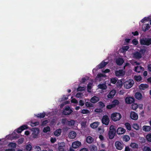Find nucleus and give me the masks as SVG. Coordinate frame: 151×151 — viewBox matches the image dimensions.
<instances>
[{"mask_svg":"<svg viewBox=\"0 0 151 151\" xmlns=\"http://www.w3.org/2000/svg\"><path fill=\"white\" fill-rule=\"evenodd\" d=\"M121 117L122 116L120 114L118 113H114L111 115V119L114 122L119 120Z\"/></svg>","mask_w":151,"mask_h":151,"instance_id":"1","label":"nucleus"},{"mask_svg":"<svg viewBox=\"0 0 151 151\" xmlns=\"http://www.w3.org/2000/svg\"><path fill=\"white\" fill-rule=\"evenodd\" d=\"M116 133V129L114 128V126L111 125L109 127V138L112 139L114 137Z\"/></svg>","mask_w":151,"mask_h":151,"instance_id":"2","label":"nucleus"},{"mask_svg":"<svg viewBox=\"0 0 151 151\" xmlns=\"http://www.w3.org/2000/svg\"><path fill=\"white\" fill-rule=\"evenodd\" d=\"M134 83V81L132 80H129L126 81L124 83V85L125 88L126 89H129L131 88Z\"/></svg>","mask_w":151,"mask_h":151,"instance_id":"3","label":"nucleus"},{"mask_svg":"<svg viewBox=\"0 0 151 151\" xmlns=\"http://www.w3.org/2000/svg\"><path fill=\"white\" fill-rule=\"evenodd\" d=\"M140 43L142 45H149L151 44V39L145 38L141 39Z\"/></svg>","mask_w":151,"mask_h":151,"instance_id":"4","label":"nucleus"},{"mask_svg":"<svg viewBox=\"0 0 151 151\" xmlns=\"http://www.w3.org/2000/svg\"><path fill=\"white\" fill-rule=\"evenodd\" d=\"M72 112V110L69 106H68L65 107L63 111L62 114L64 115H69L71 114Z\"/></svg>","mask_w":151,"mask_h":151,"instance_id":"5","label":"nucleus"},{"mask_svg":"<svg viewBox=\"0 0 151 151\" xmlns=\"http://www.w3.org/2000/svg\"><path fill=\"white\" fill-rule=\"evenodd\" d=\"M116 148L118 150H121L124 147V144L121 142L117 141L115 143Z\"/></svg>","mask_w":151,"mask_h":151,"instance_id":"6","label":"nucleus"},{"mask_svg":"<svg viewBox=\"0 0 151 151\" xmlns=\"http://www.w3.org/2000/svg\"><path fill=\"white\" fill-rule=\"evenodd\" d=\"M109 121V119L107 116H104L102 119V123L106 125H108Z\"/></svg>","mask_w":151,"mask_h":151,"instance_id":"7","label":"nucleus"},{"mask_svg":"<svg viewBox=\"0 0 151 151\" xmlns=\"http://www.w3.org/2000/svg\"><path fill=\"white\" fill-rule=\"evenodd\" d=\"M65 146V144L64 142L60 143L59 145V147L58 150L59 151H66L64 148Z\"/></svg>","mask_w":151,"mask_h":151,"instance_id":"8","label":"nucleus"},{"mask_svg":"<svg viewBox=\"0 0 151 151\" xmlns=\"http://www.w3.org/2000/svg\"><path fill=\"white\" fill-rule=\"evenodd\" d=\"M115 74L117 76H122L124 75L125 72L122 70H119L115 71Z\"/></svg>","mask_w":151,"mask_h":151,"instance_id":"9","label":"nucleus"},{"mask_svg":"<svg viewBox=\"0 0 151 151\" xmlns=\"http://www.w3.org/2000/svg\"><path fill=\"white\" fill-rule=\"evenodd\" d=\"M81 145V142L78 141L73 142L72 144V147L74 148H77Z\"/></svg>","mask_w":151,"mask_h":151,"instance_id":"10","label":"nucleus"},{"mask_svg":"<svg viewBox=\"0 0 151 151\" xmlns=\"http://www.w3.org/2000/svg\"><path fill=\"white\" fill-rule=\"evenodd\" d=\"M32 130L33 132L32 134L34 137H36L39 133V129L37 128H33Z\"/></svg>","mask_w":151,"mask_h":151,"instance_id":"11","label":"nucleus"},{"mask_svg":"<svg viewBox=\"0 0 151 151\" xmlns=\"http://www.w3.org/2000/svg\"><path fill=\"white\" fill-rule=\"evenodd\" d=\"M133 55V57L134 58L136 59H139L142 57L141 54L138 52H136L132 54Z\"/></svg>","mask_w":151,"mask_h":151,"instance_id":"12","label":"nucleus"},{"mask_svg":"<svg viewBox=\"0 0 151 151\" xmlns=\"http://www.w3.org/2000/svg\"><path fill=\"white\" fill-rule=\"evenodd\" d=\"M130 117L132 119L136 120L138 119V116L135 112L132 111L130 114Z\"/></svg>","mask_w":151,"mask_h":151,"instance_id":"13","label":"nucleus"},{"mask_svg":"<svg viewBox=\"0 0 151 151\" xmlns=\"http://www.w3.org/2000/svg\"><path fill=\"white\" fill-rule=\"evenodd\" d=\"M126 131L122 127L118 128L117 129L116 132L119 134H122L124 133Z\"/></svg>","mask_w":151,"mask_h":151,"instance_id":"14","label":"nucleus"},{"mask_svg":"<svg viewBox=\"0 0 151 151\" xmlns=\"http://www.w3.org/2000/svg\"><path fill=\"white\" fill-rule=\"evenodd\" d=\"M76 136V132L73 131L70 132L69 134V137L71 139H73L75 138Z\"/></svg>","mask_w":151,"mask_h":151,"instance_id":"15","label":"nucleus"},{"mask_svg":"<svg viewBox=\"0 0 151 151\" xmlns=\"http://www.w3.org/2000/svg\"><path fill=\"white\" fill-rule=\"evenodd\" d=\"M116 93V91L113 90H111L109 93V94L108 95L107 97L108 98H112L115 95Z\"/></svg>","mask_w":151,"mask_h":151,"instance_id":"16","label":"nucleus"},{"mask_svg":"<svg viewBox=\"0 0 151 151\" xmlns=\"http://www.w3.org/2000/svg\"><path fill=\"white\" fill-rule=\"evenodd\" d=\"M116 62L117 65H122L124 62V60L122 58H119L116 60Z\"/></svg>","mask_w":151,"mask_h":151,"instance_id":"17","label":"nucleus"},{"mask_svg":"<svg viewBox=\"0 0 151 151\" xmlns=\"http://www.w3.org/2000/svg\"><path fill=\"white\" fill-rule=\"evenodd\" d=\"M125 101L127 103L131 104L134 101V98L131 97H127Z\"/></svg>","mask_w":151,"mask_h":151,"instance_id":"18","label":"nucleus"},{"mask_svg":"<svg viewBox=\"0 0 151 151\" xmlns=\"http://www.w3.org/2000/svg\"><path fill=\"white\" fill-rule=\"evenodd\" d=\"M99 100V98L96 96H94L90 99V101L93 103H95Z\"/></svg>","mask_w":151,"mask_h":151,"instance_id":"19","label":"nucleus"},{"mask_svg":"<svg viewBox=\"0 0 151 151\" xmlns=\"http://www.w3.org/2000/svg\"><path fill=\"white\" fill-rule=\"evenodd\" d=\"M144 70V68L141 66H137L135 67V71L139 73Z\"/></svg>","mask_w":151,"mask_h":151,"instance_id":"20","label":"nucleus"},{"mask_svg":"<svg viewBox=\"0 0 151 151\" xmlns=\"http://www.w3.org/2000/svg\"><path fill=\"white\" fill-rule=\"evenodd\" d=\"M149 86L148 85L146 84H142L139 86V88L141 90H144L148 88Z\"/></svg>","mask_w":151,"mask_h":151,"instance_id":"21","label":"nucleus"},{"mask_svg":"<svg viewBox=\"0 0 151 151\" xmlns=\"http://www.w3.org/2000/svg\"><path fill=\"white\" fill-rule=\"evenodd\" d=\"M98 88L103 90H105L107 88V86L106 83L100 84L98 85Z\"/></svg>","mask_w":151,"mask_h":151,"instance_id":"22","label":"nucleus"},{"mask_svg":"<svg viewBox=\"0 0 151 151\" xmlns=\"http://www.w3.org/2000/svg\"><path fill=\"white\" fill-rule=\"evenodd\" d=\"M106 76L105 74L100 73L97 75L96 78L97 79H98L99 81H101V80L102 78L104 77H105Z\"/></svg>","mask_w":151,"mask_h":151,"instance_id":"23","label":"nucleus"},{"mask_svg":"<svg viewBox=\"0 0 151 151\" xmlns=\"http://www.w3.org/2000/svg\"><path fill=\"white\" fill-rule=\"evenodd\" d=\"M108 63L107 62H106L104 61H103L100 64H99L98 65V68L99 69L105 67L107 64Z\"/></svg>","mask_w":151,"mask_h":151,"instance_id":"24","label":"nucleus"},{"mask_svg":"<svg viewBox=\"0 0 151 151\" xmlns=\"http://www.w3.org/2000/svg\"><path fill=\"white\" fill-rule=\"evenodd\" d=\"M135 98L138 100H140L142 98V94L139 92H136L135 95Z\"/></svg>","mask_w":151,"mask_h":151,"instance_id":"25","label":"nucleus"},{"mask_svg":"<svg viewBox=\"0 0 151 151\" xmlns=\"http://www.w3.org/2000/svg\"><path fill=\"white\" fill-rule=\"evenodd\" d=\"M99 124V123L98 122H95L90 124L91 127L93 128H97Z\"/></svg>","mask_w":151,"mask_h":151,"instance_id":"26","label":"nucleus"},{"mask_svg":"<svg viewBox=\"0 0 151 151\" xmlns=\"http://www.w3.org/2000/svg\"><path fill=\"white\" fill-rule=\"evenodd\" d=\"M61 132V129H58L56 130L54 133L55 135L56 136H58L60 135Z\"/></svg>","mask_w":151,"mask_h":151,"instance_id":"27","label":"nucleus"},{"mask_svg":"<svg viewBox=\"0 0 151 151\" xmlns=\"http://www.w3.org/2000/svg\"><path fill=\"white\" fill-rule=\"evenodd\" d=\"M90 151H97V148L95 145H91L90 147Z\"/></svg>","mask_w":151,"mask_h":151,"instance_id":"28","label":"nucleus"},{"mask_svg":"<svg viewBox=\"0 0 151 151\" xmlns=\"http://www.w3.org/2000/svg\"><path fill=\"white\" fill-rule=\"evenodd\" d=\"M143 129L146 132L150 131L151 129V127L150 126H144L143 127Z\"/></svg>","mask_w":151,"mask_h":151,"instance_id":"29","label":"nucleus"},{"mask_svg":"<svg viewBox=\"0 0 151 151\" xmlns=\"http://www.w3.org/2000/svg\"><path fill=\"white\" fill-rule=\"evenodd\" d=\"M93 141V139L91 136H88L86 139V142L88 143H91Z\"/></svg>","mask_w":151,"mask_h":151,"instance_id":"30","label":"nucleus"},{"mask_svg":"<svg viewBox=\"0 0 151 151\" xmlns=\"http://www.w3.org/2000/svg\"><path fill=\"white\" fill-rule=\"evenodd\" d=\"M130 146L134 149H137L138 145V144L135 143H131L130 145Z\"/></svg>","mask_w":151,"mask_h":151,"instance_id":"31","label":"nucleus"},{"mask_svg":"<svg viewBox=\"0 0 151 151\" xmlns=\"http://www.w3.org/2000/svg\"><path fill=\"white\" fill-rule=\"evenodd\" d=\"M32 149V146L30 144H28L26 146L25 149L27 151H31Z\"/></svg>","mask_w":151,"mask_h":151,"instance_id":"32","label":"nucleus"},{"mask_svg":"<svg viewBox=\"0 0 151 151\" xmlns=\"http://www.w3.org/2000/svg\"><path fill=\"white\" fill-rule=\"evenodd\" d=\"M75 122L74 120H71L68 122L67 125L69 126H73L74 125Z\"/></svg>","mask_w":151,"mask_h":151,"instance_id":"33","label":"nucleus"},{"mask_svg":"<svg viewBox=\"0 0 151 151\" xmlns=\"http://www.w3.org/2000/svg\"><path fill=\"white\" fill-rule=\"evenodd\" d=\"M45 115V113H40V114H38L36 115L37 116L38 118H44Z\"/></svg>","mask_w":151,"mask_h":151,"instance_id":"34","label":"nucleus"},{"mask_svg":"<svg viewBox=\"0 0 151 151\" xmlns=\"http://www.w3.org/2000/svg\"><path fill=\"white\" fill-rule=\"evenodd\" d=\"M116 86L118 88H120L122 86V81L121 80H118L116 83Z\"/></svg>","mask_w":151,"mask_h":151,"instance_id":"35","label":"nucleus"},{"mask_svg":"<svg viewBox=\"0 0 151 151\" xmlns=\"http://www.w3.org/2000/svg\"><path fill=\"white\" fill-rule=\"evenodd\" d=\"M81 113L82 114H88L90 113V111L86 109H83L81 111Z\"/></svg>","mask_w":151,"mask_h":151,"instance_id":"36","label":"nucleus"},{"mask_svg":"<svg viewBox=\"0 0 151 151\" xmlns=\"http://www.w3.org/2000/svg\"><path fill=\"white\" fill-rule=\"evenodd\" d=\"M138 107V105L136 103H133L132 105V108L134 110H136Z\"/></svg>","mask_w":151,"mask_h":151,"instance_id":"37","label":"nucleus"},{"mask_svg":"<svg viewBox=\"0 0 151 151\" xmlns=\"http://www.w3.org/2000/svg\"><path fill=\"white\" fill-rule=\"evenodd\" d=\"M9 147L15 148L16 147V144L14 143L11 142L8 145Z\"/></svg>","mask_w":151,"mask_h":151,"instance_id":"38","label":"nucleus"},{"mask_svg":"<svg viewBox=\"0 0 151 151\" xmlns=\"http://www.w3.org/2000/svg\"><path fill=\"white\" fill-rule=\"evenodd\" d=\"M130 138L129 136L124 135L123 137V139L125 142H127L130 139Z\"/></svg>","mask_w":151,"mask_h":151,"instance_id":"39","label":"nucleus"},{"mask_svg":"<svg viewBox=\"0 0 151 151\" xmlns=\"http://www.w3.org/2000/svg\"><path fill=\"white\" fill-rule=\"evenodd\" d=\"M134 78L137 81H140L142 80V77L140 76H134Z\"/></svg>","mask_w":151,"mask_h":151,"instance_id":"40","label":"nucleus"},{"mask_svg":"<svg viewBox=\"0 0 151 151\" xmlns=\"http://www.w3.org/2000/svg\"><path fill=\"white\" fill-rule=\"evenodd\" d=\"M92 84L91 83H89L88 84L87 86L88 91L89 92H91V90L92 88Z\"/></svg>","mask_w":151,"mask_h":151,"instance_id":"41","label":"nucleus"},{"mask_svg":"<svg viewBox=\"0 0 151 151\" xmlns=\"http://www.w3.org/2000/svg\"><path fill=\"white\" fill-rule=\"evenodd\" d=\"M125 126L126 127L127 129L129 130H130L131 129V126L130 124L128 123H126L125 124Z\"/></svg>","mask_w":151,"mask_h":151,"instance_id":"42","label":"nucleus"},{"mask_svg":"<svg viewBox=\"0 0 151 151\" xmlns=\"http://www.w3.org/2000/svg\"><path fill=\"white\" fill-rule=\"evenodd\" d=\"M86 106L88 107H91L93 106V105L90 102H87L85 103Z\"/></svg>","mask_w":151,"mask_h":151,"instance_id":"43","label":"nucleus"},{"mask_svg":"<svg viewBox=\"0 0 151 151\" xmlns=\"http://www.w3.org/2000/svg\"><path fill=\"white\" fill-rule=\"evenodd\" d=\"M146 138L148 141L151 142V134L147 135L146 136Z\"/></svg>","mask_w":151,"mask_h":151,"instance_id":"44","label":"nucleus"},{"mask_svg":"<svg viewBox=\"0 0 151 151\" xmlns=\"http://www.w3.org/2000/svg\"><path fill=\"white\" fill-rule=\"evenodd\" d=\"M50 128L49 127H45L43 130V131L44 132L46 133L50 131Z\"/></svg>","mask_w":151,"mask_h":151,"instance_id":"45","label":"nucleus"},{"mask_svg":"<svg viewBox=\"0 0 151 151\" xmlns=\"http://www.w3.org/2000/svg\"><path fill=\"white\" fill-rule=\"evenodd\" d=\"M119 103V101L117 100H115L112 102V104L115 105V107L116 105H118Z\"/></svg>","mask_w":151,"mask_h":151,"instance_id":"46","label":"nucleus"},{"mask_svg":"<svg viewBox=\"0 0 151 151\" xmlns=\"http://www.w3.org/2000/svg\"><path fill=\"white\" fill-rule=\"evenodd\" d=\"M133 127L136 130H138L139 128V125L136 124H134L133 125Z\"/></svg>","mask_w":151,"mask_h":151,"instance_id":"47","label":"nucleus"},{"mask_svg":"<svg viewBox=\"0 0 151 151\" xmlns=\"http://www.w3.org/2000/svg\"><path fill=\"white\" fill-rule=\"evenodd\" d=\"M68 121L66 119H63L62 120V123L64 124H67Z\"/></svg>","mask_w":151,"mask_h":151,"instance_id":"48","label":"nucleus"},{"mask_svg":"<svg viewBox=\"0 0 151 151\" xmlns=\"http://www.w3.org/2000/svg\"><path fill=\"white\" fill-rule=\"evenodd\" d=\"M39 124V122H31V125L32 127H34L37 125Z\"/></svg>","mask_w":151,"mask_h":151,"instance_id":"49","label":"nucleus"},{"mask_svg":"<svg viewBox=\"0 0 151 151\" xmlns=\"http://www.w3.org/2000/svg\"><path fill=\"white\" fill-rule=\"evenodd\" d=\"M144 151H151L150 148L146 146L143 149Z\"/></svg>","mask_w":151,"mask_h":151,"instance_id":"50","label":"nucleus"},{"mask_svg":"<svg viewBox=\"0 0 151 151\" xmlns=\"http://www.w3.org/2000/svg\"><path fill=\"white\" fill-rule=\"evenodd\" d=\"M23 141L24 138H22L18 140L17 142L19 144H20L22 143L23 142Z\"/></svg>","mask_w":151,"mask_h":151,"instance_id":"51","label":"nucleus"},{"mask_svg":"<svg viewBox=\"0 0 151 151\" xmlns=\"http://www.w3.org/2000/svg\"><path fill=\"white\" fill-rule=\"evenodd\" d=\"M117 80L115 78H112L111 79V82L113 84H115L117 82Z\"/></svg>","mask_w":151,"mask_h":151,"instance_id":"52","label":"nucleus"},{"mask_svg":"<svg viewBox=\"0 0 151 151\" xmlns=\"http://www.w3.org/2000/svg\"><path fill=\"white\" fill-rule=\"evenodd\" d=\"M115 107V105L112 104L107 105L106 106L107 108L108 109H111L112 108Z\"/></svg>","mask_w":151,"mask_h":151,"instance_id":"53","label":"nucleus"},{"mask_svg":"<svg viewBox=\"0 0 151 151\" xmlns=\"http://www.w3.org/2000/svg\"><path fill=\"white\" fill-rule=\"evenodd\" d=\"M83 96L82 93H77L76 95V97L77 98H80L82 97Z\"/></svg>","mask_w":151,"mask_h":151,"instance_id":"54","label":"nucleus"},{"mask_svg":"<svg viewBox=\"0 0 151 151\" xmlns=\"http://www.w3.org/2000/svg\"><path fill=\"white\" fill-rule=\"evenodd\" d=\"M132 42L133 44L134 45H137L138 43V41L136 39H133V40H132Z\"/></svg>","mask_w":151,"mask_h":151,"instance_id":"55","label":"nucleus"},{"mask_svg":"<svg viewBox=\"0 0 151 151\" xmlns=\"http://www.w3.org/2000/svg\"><path fill=\"white\" fill-rule=\"evenodd\" d=\"M77 89L78 91H83L84 90V87H79Z\"/></svg>","mask_w":151,"mask_h":151,"instance_id":"56","label":"nucleus"},{"mask_svg":"<svg viewBox=\"0 0 151 151\" xmlns=\"http://www.w3.org/2000/svg\"><path fill=\"white\" fill-rule=\"evenodd\" d=\"M99 105L102 108L104 107L105 106L104 104L102 102L100 101L99 102Z\"/></svg>","mask_w":151,"mask_h":151,"instance_id":"57","label":"nucleus"},{"mask_svg":"<svg viewBox=\"0 0 151 151\" xmlns=\"http://www.w3.org/2000/svg\"><path fill=\"white\" fill-rule=\"evenodd\" d=\"M129 48V47L128 46H126L123 47H122V49L124 50V51H126Z\"/></svg>","mask_w":151,"mask_h":151,"instance_id":"58","label":"nucleus"},{"mask_svg":"<svg viewBox=\"0 0 151 151\" xmlns=\"http://www.w3.org/2000/svg\"><path fill=\"white\" fill-rule=\"evenodd\" d=\"M84 104V103L82 100H80L79 101V105L81 106H83Z\"/></svg>","mask_w":151,"mask_h":151,"instance_id":"59","label":"nucleus"},{"mask_svg":"<svg viewBox=\"0 0 151 151\" xmlns=\"http://www.w3.org/2000/svg\"><path fill=\"white\" fill-rule=\"evenodd\" d=\"M71 101L72 103H78V101L77 100L75 99H72Z\"/></svg>","mask_w":151,"mask_h":151,"instance_id":"60","label":"nucleus"},{"mask_svg":"<svg viewBox=\"0 0 151 151\" xmlns=\"http://www.w3.org/2000/svg\"><path fill=\"white\" fill-rule=\"evenodd\" d=\"M22 130V128L20 127L17 129V132L19 133H21Z\"/></svg>","mask_w":151,"mask_h":151,"instance_id":"61","label":"nucleus"},{"mask_svg":"<svg viewBox=\"0 0 151 151\" xmlns=\"http://www.w3.org/2000/svg\"><path fill=\"white\" fill-rule=\"evenodd\" d=\"M50 141L52 143H54L56 141V139L55 138H51Z\"/></svg>","mask_w":151,"mask_h":151,"instance_id":"62","label":"nucleus"},{"mask_svg":"<svg viewBox=\"0 0 151 151\" xmlns=\"http://www.w3.org/2000/svg\"><path fill=\"white\" fill-rule=\"evenodd\" d=\"M35 149H37V151H41V148L39 146H36Z\"/></svg>","mask_w":151,"mask_h":151,"instance_id":"63","label":"nucleus"},{"mask_svg":"<svg viewBox=\"0 0 151 151\" xmlns=\"http://www.w3.org/2000/svg\"><path fill=\"white\" fill-rule=\"evenodd\" d=\"M80 151H88V150L87 148H83L81 149Z\"/></svg>","mask_w":151,"mask_h":151,"instance_id":"64","label":"nucleus"}]
</instances>
